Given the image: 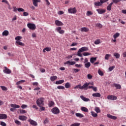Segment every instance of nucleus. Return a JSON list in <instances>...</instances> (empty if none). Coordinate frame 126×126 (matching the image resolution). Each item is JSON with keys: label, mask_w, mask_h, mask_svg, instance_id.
<instances>
[{"label": "nucleus", "mask_w": 126, "mask_h": 126, "mask_svg": "<svg viewBox=\"0 0 126 126\" xmlns=\"http://www.w3.org/2000/svg\"><path fill=\"white\" fill-rule=\"evenodd\" d=\"M55 23L56 25H57V26H63V22H62L61 21H59L58 20H57L55 21Z\"/></svg>", "instance_id": "11"}, {"label": "nucleus", "mask_w": 126, "mask_h": 126, "mask_svg": "<svg viewBox=\"0 0 126 126\" xmlns=\"http://www.w3.org/2000/svg\"><path fill=\"white\" fill-rule=\"evenodd\" d=\"M94 43L95 45H99V44L101 43V41L100 39H97L94 41Z\"/></svg>", "instance_id": "41"}, {"label": "nucleus", "mask_w": 126, "mask_h": 126, "mask_svg": "<svg viewBox=\"0 0 126 126\" xmlns=\"http://www.w3.org/2000/svg\"><path fill=\"white\" fill-rule=\"evenodd\" d=\"M91 113L92 116H93L94 118H96V117L98 116V114H97V113H95L94 112L91 111Z\"/></svg>", "instance_id": "35"}, {"label": "nucleus", "mask_w": 126, "mask_h": 126, "mask_svg": "<svg viewBox=\"0 0 126 126\" xmlns=\"http://www.w3.org/2000/svg\"><path fill=\"white\" fill-rule=\"evenodd\" d=\"M21 39H22V37L20 36H17L15 38V40L16 41H19L20 40H21Z\"/></svg>", "instance_id": "48"}, {"label": "nucleus", "mask_w": 126, "mask_h": 126, "mask_svg": "<svg viewBox=\"0 0 126 126\" xmlns=\"http://www.w3.org/2000/svg\"><path fill=\"white\" fill-rule=\"evenodd\" d=\"M96 27H98V28H102L103 27V26L100 23L96 24Z\"/></svg>", "instance_id": "54"}, {"label": "nucleus", "mask_w": 126, "mask_h": 126, "mask_svg": "<svg viewBox=\"0 0 126 126\" xmlns=\"http://www.w3.org/2000/svg\"><path fill=\"white\" fill-rule=\"evenodd\" d=\"M29 15V13L27 12H24L23 13V16H28Z\"/></svg>", "instance_id": "58"}, {"label": "nucleus", "mask_w": 126, "mask_h": 126, "mask_svg": "<svg viewBox=\"0 0 126 126\" xmlns=\"http://www.w3.org/2000/svg\"><path fill=\"white\" fill-rule=\"evenodd\" d=\"M81 111H82L83 112H85V113H88L89 112L88 109L85 107H82L81 108Z\"/></svg>", "instance_id": "26"}, {"label": "nucleus", "mask_w": 126, "mask_h": 126, "mask_svg": "<svg viewBox=\"0 0 126 126\" xmlns=\"http://www.w3.org/2000/svg\"><path fill=\"white\" fill-rule=\"evenodd\" d=\"M8 34H9V32L8 31H4L3 32L2 35V36H8Z\"/></svg>", "instance_id": "32"}, {"label": "nucleus", "mask_w": 126, "mask_h": 126, "mask_svg": "<svg viewBox=\"0 0 126 126\" xmlns=\"http://www.w3.org/2000/svg\"><path fill=\"white\" fill-rule=\"evenodd\" d=\"M15 123L16 124V125H17L18 126H21V125H22L20 121H19L18 120H15Z\"/></svg>", "instance_id": "46"}, {"label": "nucleus", "mask_w": 126, "mask_h": 126, "mask_svg": "<svg viewBox=\"0 0 126 126\" xmlns=\"http://www.w3.org/2000/svg\"><path fill=\"white\" fill-rule=\"evenodd\" d=\"M91 66V63H90V62H87V63H85V66L86 67V68H89Z\"/></svg>", "instance_id": "33"}, {"label": "nucleus", "mask_w": 126, "mask_h": 126, "mask_svg": "<svg viewBox=\"0 0 126 126\" xmlns=\"http://www.w3.org/2000/svg\"><path fill=\"white\" fill-rule=\"evenodd\" d=\"M51 112L53 114H60V109L58 107H54L51 110Z\"/></svg>", "instance_id": "5"}, {"label": "nucleus", "mask_w": 126, "mask_h": 126, "mask_svg": "<svg viewBox=\"0 0 126 126\" xmlns=\"http://www.w3.org/2000/svg\"><path fill=\"white\" fill-rule=\"evenodd\" d=\"M56 31L59 33V34H64V31L62 30V27H58L56 29Z\"/></svg>", "instance_id": "7"}, {"label": "nucleus", "mask_w": 126, "mask_h": 126, "mask_svg": "<svg viewBox=\"0 0 126 126\" xmlns=\"http://www.w3.org/2000/svg\"><path fill=\"white\" fill-rule=\"evenodd\" d=\"M44 100H45L44 98L40 97L36 100V104L38 107L44 105Z\"/></svg>", "instance_id": "2"}, {"label": "nucleus", "mask_w": 126, "mask_h": 126, "mask_svg": "<svg viewBox=\"0 0 126 126\" xmlns=\"http://www.w3.org/2000/svg\"><path fill=\"white\" fill-rule=\"evenodd\" d=\"M29 122L30 123V124H31V125H32V126H38V123H37L36 122V121H35L33 120L30 119V120H29Z\"/></svg>", "instance_id": "10"}, {"label": "nucleus", "mask_w": 126, "mask_h": 126, "mask_svg": "<svg viewBox=\"0 0 126 126\" xmlns=\"http://www.w3.org/2000/svg\"><path fill=\"white\" fill-rule=\"evenodd\" d=\"M77 56H78V57H82V54H81V52H80L79 50H78L77 54Z\"/></svg>", "instance_id": "53"}, {"label": "nucleus", "mask_w": 126, "mask_h": 126, "mask_svg": "<svg viewBox=\"0 0 126 126\" xmlns=\"http://www.w3.org/2000/svg\"><path fill=\"white\" fill-rule=\"evenodd\" d=\"M92 14H93V13L91 11H88L86 13L87 16H90V15H92Z\"/></svg>", "instance_id": "44"}, {"label": "nucleus", "mask_w": 126, "mask_h": 126, "mask_svg": "<svg viewBox=\"0 0 126 126\" xmlns=\"http://www.w3.org/2000/svg\"><path fill=\"white\" fill-rule=\"evenodd\" d=\"M3 72L4 73H6L7 74H10V73H11V70L7 68V67L5 66L4 69L3 70Z\"/></svg>", "instance_id": "9"}, {"label": "nucleus", "mask_w": 126, "mask_h": 126, "mask_svg": "<svg viewBox=\"0 0 126 126\" xmlns=\"http://www.w3.org/2000/svg\"><path fill=\"white\" fill-rule=\"evenodd\" d=\"M107 99H108V100H117V99H118V97H117V96L115 95H109L107 96Z\"/></svg>", "instance_id": "8"}, {"label": "nucleus", "mask_w": 126, "mask_h": 126, "mask_svg": "<svg viewBox=\"0 0 126 126\" xmlns=\"http://www.w3.org/2000/svg\"><path fill=\"white\" fill-rule=\"evenodd\" d=\"M0 125L2 126H6V124H5V123H4L3 122H0Z\"/></svg>", "instance_id": "61"}, {"label": "nucleus", "mask_w": 126, "mask_h": 126, "mask_svg": "<svg viewBox=\"0 0 126 126\" xmlns=\"http://www.w3.org/2000/svg\"><path fill=\"white\" fill-rule=\"evenodd\" d=\"M75 66H76V67L80 68V67H81V66H82V65L81 64H76L75 65Z\"/></svg>", "instance_id": "60"}, {"label": "nucleus", "mask_w": 126, "mask_h": 126, "mask_svg": "<svg viewBox=\"0 0 126 126\" xmlns=\"http://www.w3.org/2000/svg\"><path fill=\"white\" fill-rule=\"evenodd\" d=\"M107 117L109 119H111V120H117L118 119L117 117L111 115V114H107Z\"/></svg>", "instance_id": "15"}, {"label": "nucleus", "mask_w": 126, "mask_h": 126, "mask_svg": "<svg viewBox=\"0 0 126 126\" xmlns=\"http://www.w3.org/2000/svg\"><path fill=\"white\" fill-rule=\"evenodd\" d=\"M112 5H113V3H110L107 7V9L108 11H111L112 9Z\"/></svg>", "instance_id": "28"}, {"label": "nucleus", "mask_w": 126, "mask_h": 126, "mask_svg": "<svg viewBox=\"0 0 126 126\" xmlns=\"http://www.w3.org/2000/svg\"><path fill=\"white\" fill-rule=\"evenodd\" d=\"M49 123V119L48 118H46L44 120V124H48Z\"/></svg>", "instance_id": "62"}, {"label": "nucleus", "mask_w": 126, "mask_h": 126, "mask_svg": "<svg viewBox=\"0 0 126 126\" xmlns=\"http://www.w3.org/2000/svg\"><path fill=\"white\" fill-rule=\"evenodd\" d=\"M58 89H62V90H63L64 89V87L63 86H59L57 87Z\"/></svg>", "instance_id": "57"}, {"label": "nucleus", "mask_w": 126, "mask_h": 126, "mask_svg": "<svg viewBox=\"0 0 126 126\" xmlns=\"http://www.w3.org/2000/svg\"><path fill=\"white\" fill-rule=\"evenodd\" d=\"M122 13H124V14H126V9H123L122 10Z\"/></svg>", "instance_id": "64"}, {"label": "nucleus", "mask_w": 126, "mask_h": 126, "mask_svg": "<svg viewBox=\"0 0 126 126\" xmlns=\"http://www.w3.org/2000/svg\"><path fill=\"white\" fill-rule=\"evenodd\" d=\"M57 79H58V77H57V76H53L50 77V80L52 82H54V81H55V80H57Z\"/></svg>", "instance_id": "27"}, {"label": "nucleus", "mask_w": 126, "mask_h": 126, "mask_svg": "<svg viewBox=\"0 0 126 126\" xmlns=\"http://www.w3.org/2000/svg\"><path fill=\"white\" fill-rule=\"evenodd\" d=\"M11 107H12V108H15V109H18L20 108V106L17 104H11Z\"/></svg>", "instance_id": "30"}, {"label": "nucleus", "mask_w": 126, "mask_h": 126, "mask_svg": "<svg viewBox=\"0 0 126 126\" xmlns=\"http://www.w3.org/2000/svg\"><path fill=\"white\" fill-rule=\"evenodd\" d=\"M27 26L31 30H35L36 29V25L34 24L29 23L27 24Z\"/></svg>", "instance_id": "4"}, {"label": "nucleus", "mask_w": 126, "mask_h": 126, "mask_svg": "<svg viewBox=\"0 0 126 126\" xmlns=\"http://www.w3.org/2000/svg\"><path fill=\"white\" fill-rule=\"evenodd\" d=\"M90 55H91V53L84 52L83 53V56H84L85 57H86L87 56H90Z\"/></svg>", "instance_id": "42"}, {"label": "nucleus", "mask_w": 126, "mask_h": 126, "mask_svg": "<svg viewBox=\"0 0 126 126\" xmlns=\"http://www.w3.org/2000/svg\"><path fill=\"white\" fill-rule=\"evenodd\" d=\"M109 0H100V2L96 1L94 3V5L95 6H101L102 5V3H104L105 2H107V1H108Z\"/></svg>", "instance_id": "3"}, {"label": "nucleus", "mask_w": 126, "mask_h": 126, "mask_svg": "<svg viewBox=\"0 0 126 126\" xmlns=\"http://www.w3.org/2000/svg\"><path fill=\"white\" fill-rule=\"evenodd\" d=\"M90 83H86L85 84H84L82 86L81 85H78L76 86L75 87H74V89H77L79 88V89H85V88H87L88 86H89V85Z\"/></svg>", "instance_id": "1"}, {"label": "nucleus", "mask_w": 126, "mask_h": 126, "mask_svg": "<svg viewBox=\"0 0 126 126\" xmlns=\"http://www.w3.org/2000/svg\"><path fill=\"white\" fill-rule=\"evenodd\" d=\"M96 11H97L98 13L99 14H103V13H105L106 12V10L103 9H96Z\"/></svg>", "instance_id": "12"}, {"label": "nucleus", "mask_w": 126, "mask_h": 126, "mask_svg": "<svg viewBox=\"0 0 126 126\" xmlns=\"http://www.w3.org/2000/svg\"><path fill=\"white\" fill-rule=\"evenodd\" d=\"M92 96L93 97H101V94L99 93H94V94H93Z\"/></svg>", "instance_id": "24"}, {"label": "nucleus", "mask_w": 126, "mask_h": 126, "mask_svg": "<svg viewBox=\"0 0 126 126\" xmlns=\"http://www.w3.org/2000/svg\"><path fill=\"white\" fill-rule=\"evenodd\" d=\"M19 120L21 121H26L27 120V117L25 116H19Z\"/></svg>", "instance_id": "22"}, {"label": "nucleus", "mask_w": 126, "mask_h": 126, "mask_svg": "<svg viewBox=\"0 0 126 126\" xmlns=\"http://www.w3.org/2000/svg\"><path fill=\"white\" fill-rule=\"evenodd\" d=\"M21 108H22V109H26V108H27V105H26V104H23L21 106Z\"/></svg>", "instance_id": "55"}, {"label": "nucleus", "mask_w": 126, "mask_h": 126, "mask_svg": "<svg viewBox=\"0 0 126 126\" xmlns=\"http://www.w3.org/2000/svg\"><path fill=\"white\" fill-rule=\"evenodd\" d=\"M55 104V102L53 101H49L48 106L49 107H53V105Z\"/></svg>", "instance_id": "38"}, {"label": "nucleus", "mask_w": 126, "mask_h": 126, "mask_svg": "<svg viewBox=\"0 0 126 126\" xmlns=\"http://www.w3.org/2000/svg\"><path fill=\"white\" fill-rule=\"evenodd\" d=\"M7 119V116L5 114H0V120H3Z\"/></svg>", "instance_id": "16"}, {"label": "nucleus", "mask_w": 126, "mask_h": 126, "mask_svg": "<svg viewBox=\"0 0 126 126\" xmlns=\"http://www.w3.org/2000/svg\"><path fill=\"white\" fill-rule=\"evenodd\" d=\"M20 114H26V113H27V111H26L24 109H20Z\"/></svg>", "instance_id": "43"}, {"label": "nucleus", "mask_w": 126, "mask_h": 126, "mask_svg": "<svg viewBox=\"0 0 126 126\" xmlns=\"http://www.w3.org/2000/svg\"><path fill=\"white\" fill-rule=\"evenodd\" d=\"M114 68H115V66H111L109 68V71H112V70H114Z\"/></svg>", "instance_id": "56"}, {"label": "nucleus", "mask_w": 126, "mask_h": 126, "mask_svg": "<svg viewBox=\"0 0 126 126\" xmlns=\"http://www.w3.org/2000/svg\"><path fill=\"white\" fill-rule=\"evenodd\" d=\"M33 4L34 6H38V2H40L41 0H32Z\"/></svg>", "instance_id": "14"}, {"label": "nucleus", "mask_w": 126, "mask_h": 126, "mask_svg": "<svg viewBox=\"0 0 126 126\" xmlns=\"http://www.w3.org/2000/svg\"><path fill=\"white\" fill-rule=\"evenodd\" d=\"M80 98L81 99H82V100H83V101H84V102H88V101H90V99L89 98H87L84 97V96L83 95H81Z\"/></svg>", "instance_id": "20"}, {"label": "nucleus", "mask_w": 126, "mask_h": 126, "mask_svg": "<svg viewBox=\"0 0 126 126\" xmlns=\"http://www.w3.org/2000/svg\"><path fill=\"white\" fill-rule=\"evenodd\" d=\"M24 82H25V80H22L20 81H19L18 82H17L16 84V85H20V84H21V83H24Z\"/></svg>", "instance_id": "37"}, {"label": "nucleus", "mask_w": 126, "mask_h": 126, "mask_svg": "<svg viewBox=\"0 0 126 126\" xmlns=\"http://www.w3.org/2000/svg\"><path fill=\"white\" fill-rule=\"evenodd\" d=\"M63 13H64V12L63 11H59L58 12V14H60V15H62Z\"/></svg>", "instance_id": "63"}, {"label": "nucleus", "mask_w": 126, "mask_h": 126, "mask_svg": "<svg viewBox=\"0 0 126 126\" xmlns=\"http://www.w3.org/2000/svg\"><path fill=\"white\" fill-rule=\"evenodd\" d=\"M119 36H120V33L117 32L114 34L113 38L114 39H117V38H118Z\"/></svg>", "instance_id": "36"}, {"label": "nucleus", "mask_w": 126, "mask_h": 126, "mask_svg": "<svg viewBox=\"0 0 126 126\" xmlns=\"http://www.w3.org/2000/svg\"><path fill=\"white\" fill-rule=\"evenodd\" d=\"M52 50V48L51 47H46L43 50V53H46V52H50V51Z\"/></svg>", "instance_id": "25"}, {"label": "nucleus", "mask_w": 126, "mask_h": 126, "mask_svg": "<svg viewBox=\"0 0 126 126\" xmlns=\"http://www.w3.org/2000/svg\"><path fill=\"white\" fill-rule=\"evenodd\" d=\"M96 61H97V58L96 57H92L90 59V62L91 63H95Z\"/></svg>", "instance_id": "23"}, {"label": "nucleus", "mask_w": 126, "mask_h": 126, "mask_svg": "<svg viewBox=\"0 0 126 126\" xmlns=\"http://www.w3.org/2000/svg\"><path fill=\"white\" fill-rule=\"evenodd\" d=\"M94 111H96V113H100L101 112V110H100V108L98 107H96L94 109Z\"/></svg>", "instance_id": "47"}, {"label": "nucleus", "mask_w": 126, "mask_h": 126, "mask_svg": "<svg viewBox=\"0 0 126 126\" xmlns=\"http://www.w3.org/2000/svg\"><path fill=\"white\" fill-rule=\"evenodd\" d=\"M110 57H111V54H106L104 57L105 60L108 61L109 59H110Z\"/></svg>", "instance_id": "39"}, {"label": "nucleus", "mask_w": 126, "mask_h": 126, "mask_svg": "<svg viewBox=\"0 0 126 126\" xmlns=\"http://www.w3.org/2000/svg\"><path fill=\"white\" fill-rule=\"evenodd\" d=\"M114 57H115L116 59H120V57H121V55L120 54L115 52L113 54Z\"/></svg>", "instance_id": "29"}, {"label": "nucleus", "mask_w": 126, "mask_h": 126, "mask_svg": "<svg viewBox=\"0 0 126 126\" xmlns=\"http://www.w3.org/2000/svg\"><path fill=\"white\" fill-rule=\"evenodd\" d=\"M63 82H64V80H60L59 81H57L56 82V84H57V85L63 84Z\"/></svg>", "instance_id": "31"}, {"label": "nucleus", "mask_w": 126, "mask_h": 126, "mask_svg": "<svg viewBox=\"0 0 126 126\" xmlns=\"http://www.w3.org/2000/svg\"><path fill=\"white\" fill-rule=\"evenodd\" d=\"M65 64H69V65H73V64H75V62H70L69 61H68L66 62L65 63Z\"/></svg>", "instance_id": "21"}, {"label": "nucleus", "mask_w": 126, "mask_h": 126, "mask_svg": "<svg viewBox=\"0 0 126 126\" xmlns=\"http://www.w3.org/2000/svg\"><path fill=\"white\" fill-rule=\"evenodd\" d=\"M80 126V123H75L70 125V126Z\"/></svg>", "instance_id": "52"}, {"label": "nucleus", "mask_w": 126, "mask_h": 126, "mask_svg": "<svg viewBox=\"0 0 126 126\" xmlns=\"http://www.w3.org/2000/svg\"><path fill=\"white\" fill-rule=\"evenodd\" d=\"M75 115L78 118H83L84 117V115H83V114H82L81 113H76Z\"/></svg>", "instance_id": "34"}, {"label": "nucleus", "mask_w": 126, "mask_h": 126, "mask_svg": "<svg viewBox=\"0 0 126 126\" xmlns=\"http://www.w3.org/2000/svg\"><path fill=\"white\" fill-rule=\"evenodd\" d=\"M81 32H89V29L86 27H83L81 28Z\"/></svg>", "instance_id": "18"}, {"label": "nucleus", "mask_w": 126, "mask_h": 126, "mask_svg": "<svg viewBox=\"0 0 126 126\" xmlns=\"http://www.w3.org/2000/svg\"><path fill=\"white\" fill-rule=\"evenodd\" d=\"M79 51L82 53L83 52H86V51H88V48L87 47H83L79 49Z\"/></svg>", "instance_id": "13"}, {"label": "nucleus", "mask_w": 126, "mask_h": 126, "mask_svg": "<svg viewBox=\"0 0 126 126\" xmlns=\"http://www.w3.org/2000/svg\"><path fill=\"white\" fill-rule=\"evenodd\" d=\"M70 83L69 82L66 83L65 84V88H70Z\"/></svg>", "instance_id": "40"}, {"label": "nucleus", "mask_w": 126, "mask_h": 126, "mask_svg": "<svg viewBox=\"0 0 126 126\" xmlns=\"http://www.w3.org/2000/svg\"><path fill=\"white\" fill-rule=\"evenodd\" d=\"M0 88L3 91H7V88L4 86H0Z\"/></svg>", "instance_id": "49"}, {"label": "nucleus", "mask_w": 126, "mask_h": 126, "mask_svg": "<svg viewBox=\"0 0 126 126\" xmlns=\"http://www.w3.org/2000/svg\"><path fill=\"white\" fill-rule=\"evenodd\" d=\"M88 79H92V77H93L91 74H89L87 75Z\"/></svg>", "instance_id": "59"}, {"label": "nucleus", "mask_w": 126, "mask_h": 126, "mask_svg": "<svg viewBox=\"0 0 126 126\" xmlns=\"http://www.w3.org/2000/svg\"><path fill=\"white\" fill-rule=\"evenodd\" d=\"M76 11H77L76 8H75V7H74V8L70 7L68 9V12H69V13H73L74 14L76 13Z\"/></svg>", "instance_id": "6"}, {"label": "nucleus", "mask_w": 126, "mask_h": 126, "mask_svg": "<svg viewBox=\"0 0 126 126\" xmlns=\"http://www.w3.org/2000/svg\"><path fill=\"white\" fill-rule=\"evenodd\" d=\"M15 44L16 46H25V44L24 43L21 42L20 41H16Z\"/></svg>", "instance_id": "19"}, {"label": "nucleus", "mask_w": 126, "mask_h": 126, "mask_svg": "<svg viewBox=\"0 0 126 126\" xmlns=\"http://www.w3.org/2000/svg\"><path fill=\"white\" fill-rule=\"evenodd\" d=\"M17 10L19 12H23L24 11H25V10L22 8H19L17 9Z\"/></svg>", "instance_id": "50"}, {"label": "nucleus", "mask_w": 126, "mask_h": 126, "mask_svg": "<svg viewBox=\"0 0 126 126\" xmlns=\"http://www.w3.org/2000/svg\"><path fill=\"white\" fill-rule=\"evenodd\" d=\"M98 73L100 76H103L104 75V73H103V71H101L100 69H99L98 70Z\"/></svg>", "instance_id": "45"}, {"label": "nucleus", "mask_w": 126, "mask_h": 126, "mask_svg": "<svg viewBox=\"0 0 126 126\" xmlns=\"http://www.w3.org/2000/svg\"><path fill=\"white\" fill-rule=\"evenodd\" d=\"M122 0H112V2L111 3H113V4L114 3H118V2H120Z\"/></svg>", "instance_id": "51"}, {"label": "nucleus", "mask_w": 126, "mask_h": 126, "mask_svg": "<svg viewBox=\"0 0 126 126\" xmlns=\"http://www.w3.org/2000/svg\"><path fill=\"white\" fill-rule=\"evenodd\" d=\"M113 87L116 88V89H121L122 88V86L119 84L114 83Z\"/></svg>", "instance_id": "17"}]
</instances>
